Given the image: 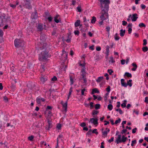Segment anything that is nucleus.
I'll use <instances>...</instances> for the list:
<instances>
[{
	"instance_id": "1",
	"label": "nucleus",
	"mask_w": 148,
	"mask_h": 148,
	"mask_svg": "<svg viewBox=\"0 0 148 148\" xmlns=\"http://www.w3.org/2000/svg\"><path fill=\"white\" fill-rule=\"evenodd\" d=\"M101 4V11L100 18L101 20H104L108 18V11L110 3L109 0H100Z\"/></svg>"
},
{
	"instance_id": "2",
	"label": "nucleus",
	"mask_w": 148,
	"mask_h": 148,
	"mask_svg": "<svg viewBox=\"0 0 148 148\" xmlns=\"http://www.w3.org/2000/svg\"><path fill=\"white\" fill-rule=\"evenodd\" d=\"M43 51H42L39 56V60L40 61L45 62L47 60L48 58V51H46L45 48L43 49Z\"/></svg>"
},
{
	"instance_id": "3",
	"label": "nucleus",
	"mask_w": 148,
	"mask_h": 148,
	"mask_svg": "<svg viewBox=\"0 0 148 148\" xmlns=\"http://www.w3.org/2000/svg\"><path fill=\"white\" fill-rule=\"evenodd\" d=\"M15 46L16 47H23L24 45V42L22 40L18 39H16L14 41Z\"/></svg>"
},
{
	"instance_id": "4",
	"label": "nucleus",
	"mask_w": 148,
	"mask_h": 148,
	"mask_svg": "<svg viewBox=\"0 0 148 148\" xmlns=\"http://www.w3.org/2000/svg\"><path fill=\"white\" fill-rule=\"evenodd\" d=\"M79 65L82 66V69L81 71V76L80 77H86V72L85 71L86 68L85 66V64H81L80 62L78 63Z\"/></svg>"
},
{
	"instance_id": "5",
	"label": "nucleus",
	"mask_w": 148,
	"mask_h": 148,
	"mask_svg": "<svg viewBox=\"0 0 148 148\" xmlns=\"http://www.w3.org/2000/svg\"><path fill=\"white\" fill-rule=\"evenodd\" d=\"M102 133L103 136L105 138L107 136L108 133L110 132V130L108 128H106L105 130H103V129L102 130Z\"/></svg>"
},
{
	"instance_id": "6",
	"label": "nucleus",
	"mask_w": 148,
	"mask_h": 148,
	"mask_svg": "<svg viewBox=\"0 0 148 148\" xmlns=\"http://www.w3.org/2000/svg\"><path fill=\"white\" fill-rule=\"evenodd\" d=\"M45 100L43 98L38 97L36 99V102L38 104H41L42 102L45 101Z\"/></svg>"
},
{
	"instance_id": "7",
	"label": "nucleus",
	"mask_w": 148,
	"mask_h": 148,
	"mask_svg": "<svg viewBox=\"0 0 148 148\" xmlns=\"http://www.w3.org/2000/svg\"><path fill=\"white\" fill-rule=\"evenodd\" d=\"M98 119H97L91 118L89 122L93 124L94 125H96L98 124Z\"/></svg>"
},
{
	"instance_id": "8",
	"label": "nucleus",
	"mask_w": 148,
	"mask_h": 148,
	"mask_svg": "<svg viewBox=\"0 0 148 148\" xmlns=\"http://www.w3.org/2000/svg\"><path fill=\"white\" fill-rule=\"evenodd\" d=\"M131 17L132 21H135L138 18V15L136 14H134Z\"/></svg>"
},
{
	"instance_id": "9",
	"label": "nucleus",
	"mask_w": 148,
	"mask_h": 148,
	"mask_svg": "<svg viewBox=\"0 0 148 148\" xmlns=\"http://www.w3.org/2000/svg\"><path fill=\"white\" fill-rule=\"evenodd\" d=\"M47 79V77L44 76H42L40 78V81L42 83H44Z\"/></svg>"
},
{
	"instance_id": "10",
	"label": "nucleus",
	"mask_w": 148,
	"mask_h": 148,
	"mask_svg": "<svg viewBox=\"0 0 148 148\" xmlns=\"http://www.w3.org/2000/svg\"><path fill=\"white\" fill-rule=\"evenodd\" d=\"M54 21L56 23H58L61 21V20L59 15H57L55 17Z\"/></svg>"
},
{
	"instance_id": "11",
	"label": "nucleus",
	"mask_w": 148,
	"mask_h": 148,
	"mask_svg": "<svg viewBox=\"0 0 148 148\" xmlns=\"http://www.w3.org/2000/svg\"><path fill=\"white\" fill-rule=\"evenodd\" d=\"M121 83L122 86L125 87H126L127 86V84L125 82V80L123 79H122L121 80Z\"/></svg>"
},
{
	"instance_id": "12",
	"label": "nucleus",
	"mask_w": 148,
	"mask_h": 148,
	"mask_svg": "<svg viewBox=\"0 0 148 148\" xmlns=\"http://www.w3.org/2000/svg\"><path fill=\"white\" fill-rule=\"evenodd\" d=\"M61 103L63 106V107L64 108L65 111H66L67 106V101H66L65 103L62 101L61 102Z\"/></svg>"
},
{
	"instance_id": "13",
	"label": "nucleus",
	"mask_w": 148,
	"mask_h": 148,
	"mask_svg": "<svg viewBox=\"0 0 148 148\" xmlns=\"http://www.w3.org/2000/svg\"><path fill=\"white\" fill-rule=\"evenodd\" d=\"M99 91L97 88H95L93 89L91 92L92 94H94L95 93H99Z\"/></svg>"
},
{
	"instance_id": "14",
	"label": "nucleus",
	"mask_w": 148,
	"mask_h": 148,
	"mask_svg": "<svg viewBox=\"0 0 148 148\" xmlns=\"http://www.w3.org/2000/svg\"><path fill=\"white\" fill-rule=\"evenodd\" d=\"M121 136L120 135H118V138L116 140V142L117 144H119V143H121Z\"/></svg>"
},
{
	"instance_id": "15",
	"label": "nucleus",
	"mask_w": 148,
	"mask_h": 148,
	"mask_svg": "<svg viewBox=\"0 0 148 148\" xmlns=\"http://www.w3.org/2000/svg\"><path fill=\"white\" fill-rule=\"evenodd\" d=\"M109 48V47L108 46H106V54L107 56H108L109 55V53L110 52Z\"/></svg>"
},
{
	"instance_id": "16",
	"label": "nucleus",
	"mask_w": 148,
	"mask_h": 148,
	"mask_svg": "<svg viewBox=\"0 0 148 148\" xmlns=\"http://www.w3.org/2000/svg\"><path fill=\"white\" fill-rule=\"evenodd\" d=\"M132 65L134 67V68L132 69V70L135 71L137 68V66L136 64L135 63H133L132 64Z\"/></svg>"
},
{
	"instance_id": "17",
	"label": "nucleus",
	"mask_w": 148,
	"mask_h": 148,
	"mask_svg": "<svg viewBox=\"0 0 148 148\" xmlns=\"http://www.w3.org/2000/svg\"><path fill=\"white\" fill-rule=\"evenodd\" d=\"M104 77L103 76L99 77L96 80L97 82L99 83L101 82L103 79Z\"/></svg>"
},
{
	"instance_id": "18",
	"label": "nucleus",
	"mask_w": 148,
	"mask_h": 148,
	"mask_svg": "<svg viewBox=\"0 0 148 148\" xmlns=\"http://www.w3.org/2000/svg\"><path fill=\"white\" fill-rule=\"evenodd\" d=\"M72 87H71V88H70L69 90V94L68 95L67 100H68L69 99V98L70 97V96L71 94V93H72Z\"/></svg>"
},
{
	"instance_id": "19",
	"label": "nucleus",
	"mask_w": 148,
	"mask_h": 148,
	"mask_svg": "<svg viewBox=\"0 0 148 148\" xmlns=\"http://www.w3.org/2000/svg\"><path fill=\"white\" fill-rule=\"evenodd\" d=\"M125 30H123L122 29H121L120 30V36H123L125 33Z\"/></svg>"
},
{
	"instance_id": "20",
	"label": "nucleus",
	"mask_w": 148,
	"mask_h": 148,
	"mask_svg": "<svg viewBox=\"0 0 148 148\" xmlns=\"http://www.w3.org/2000/svg\"><path fill=\"white\" fill-rule=\"evenodd\" d=\"M80 23L79 20H77L75 23V27H78L79 26Z\"/></svg>"
},
{
	"instance_id": "21",
	"label": "nucleus",
	"mask_w": 148,
	"mask_h": 148,
	"mask_svg": "<svg viewBox=\"0 0 148 148\" xmlns=\"http://www.w3.org/2000/svg\"><path fill=\"white\" fill-rule=\"evenodd\" d=\"M109 62L110 63H113L115 62V60H114V58L112 57H110L109 60Z\"/></svg>"
},
{
	"instance_id": "22",
	"label": "nucleus",
	"mask_w": 148,
	"mask_h": 148,
	"mask_svg": "<svg viewBox=\"0 0 148 148\" xmlns=\"http://www.w3.org/2000/svg\"><path fill=\"white\" fill-rule=\"evenodd\" d=\"M108 108L109 110H111L113 109V106L111 104H109L108 106Z\"/></svg>"
},
{
	"instance_id": "23",
	"label": "nucleus",
	"mask_w": 148,
	"mask_h": 148,
	"mask_svg": "<svg viewBox=\"0 0 148 148\" xmlns=\"http://www.w3.org/2000/svg\"><path fill=\"white\" fill-rule=\"evenodd\" d=\"M125 75L126 76L128 77H132L131 74L128 72H126L125 74Z\"/></svg>"
},
{
	"instance_id": "24",
	"label": "nucleus",
	"mask_w": 148,
	"mask_h": 148,
	"mask_svg": "<svg viewBox=\"0 0 148 148\" xmlns=\"http://www.w3.org/2000/svg\"><path fill=\"white\" fill-rule=\"evenodd\" d=\"M127 139V137H125L124 136H123L121 139V142H125L126 140Z\"/></svg>"
},
{
	"instance_id": "25",
	"label": "nucleus",
	"mask_w": 148,
	"mask_h": 148,
	"mask_svg": "<svg viewBox=\"0 0 148 148\" xmlns=\"http://www.w3.org/2000/svg\"><path fill=\"white\" fill-rule=\"evenodd\" d=\"M79 79L80 80H82V79H83V80H84V83H86L87 82V81L85 77H80V78Z\"/></svg>"
},
{
	"instance_id": "26",
	"label": "nucleus",
	"mask_w": 148,
	"mask_h": 148,
	"mask_svg": "<svg viewBox=\"0 0 148 148\" xmlns=\"http://www.w3.org/2000/svg\"><path fill=\"white\" fill-rule=\"evenodd\" d=\"M96 18L95 16H93L91 21V23H94L96 21Z\"/></svg>"
},
{
	"instance_id": "27",
	"label": "nucleus",
	"mask_w": 148,
	"mask_h": 148,
	"mask_svg": "<svg viewBox=\"0 0 148 148\" xmlns=\"http://www.w3.org/2000/svg\"><path fill=\"white\" fill-rule=\"evenodd\" d=\"M126 101L124 100V101L123 103L121 104V106L123 108H124L126 107Z\"/></svg>"
},
{
	"instance_id": "28",
	"label": "nucleus",
	"mask_w": 148,
	"mask_h": 148,
	"mask_svg": "<svg viewBox=\"0 0 148 148\" xmlns=\"http://www.w3.org/2000/svg\"><path fill=\"white\" fill-rule=\"evenodd\" d=\"M132 80L131 79L129 80L127 82V84L130 87H131L132 86Z\"/></svg>"
},
{
	"instance_id": "29",
	"label": "nucleus",
	"mask_w": 148,
	"mask_h": 148,
	"mask_svg": "<svg viewBox=\"0 0 148 148\" xmlns=\"http://www.w3.org/2000/svg\"><path fill=\"white\" fill-rule=\"evenodd\" d=\"M100 107V105L99 104H96L95 106V108L96 109H99Z\"/></svg>"
},
{
	"instance_id": "30",
	"label": "nucleus",
	"mask_w": 148,
	"mask_h": 148,
	"mask_svg": "<svg viewBox=\"0 0 148 148\" xmlns=\"http://www.w3.org/2000/svg\"><path fill=\"white\" fill-rule=\"evenodd\" d=\"M70 81L71 82V85L73 84L74 82V79L71 76H70Z\"/></svg>"
},
{
	"instance_id": "31",
	"label": "nucleus",
	"mask_w": 148,
	"mask_h": 148,
	"mask_svg": "<svg viewBox=\"0 0 148 148\" xmlns=\"http://www.w3.org/2000/svg\"><path fill=\"white\" fill-rule=\"evenodd\" d=\"M142 49H143V51L144 52H146L148 50V48L147 47H143V48Z\"/></svg>"
},
{
	"instance_id": "32",
	"label": "nucleus",
	"mask_w": 148,
	"mask_h": 148,
	"mask_svg": "<svg viewBox=\"0 0 148 148\" xmlns=\"http://www.w3.org/2000/svg\"><path fill=\"white\" fill-rule=\"evenodd\" d=\"M62 56H64V57L65 58H66L67 56V53L66 51H63L62 52Z\"/></svg>"
},
{
	"instance_id": "33",
	"label": "nucleus",
	"mask_w": 148,
	"mask_h": 148,
	"mask_svg": "<svg viewBox=\"0 0 148 148\" xmlns=\"http://www.w3.org/2000/svg\"><path fill=\"white\" fill-rule=\"evenodd\" d=\"M86 90L85 89H84L81 90V94L83 95H85V94L84 92L86 91Z\"/></svg>"
},
{
	"instance_id": "34",
	"label": "nucleus",
	"mask_w": 148,
	"mask_h": 148,
	"mask_svg": "<svg viewBox=\"0 0 148 148\" xmlns=\"http://www.w3.org/2000/svg\"><path fill=\"white\" fill-rule=\"evenodd\" d=\"M139 26L140 27H145V25L143 23H140L139 25Z\"/></svg>"
},
{
	"instance_id": "35",
	"label": "nucleus",
	"mask_w": 148,
	"mask_h": 148,
	"mask_svg": "<svg viewBox=\"0 0 148 148\" xmlns=\"http://www.w3.org/2000/svg\"><path fill=\"white\" fill-rule=\"evenodd\" d=\"M136 140H133L132 141V143L131 144V146H134V144H136Z\"/></svg>"
},
{
	"instance_id": "36",
	"label": "nucleus",
	"mask_w": 148,
	"mask_h": 148,
	"mask_svg": "<svg viewBox=\"0 0 148 148\" xmlns=\"http://www.w3.org/2000/svg\"><path fill=\"white\" fill-rule=\"evenodd\" d=\"M121 121V119L120 118H119V119H118L116 120L115 121L114 123L116 124L118 123H119Z\"/></svg>"
},
{
	"instance_id": "37",
	"label": "nucleus",
	"mask_w": 148,
	"mask_h": 148,
	"mask_svg": "<svg viewBox=\"0 0 148 148\" xmlns=\"http://www.w3.org/2000/svg\"><path fill=\"white\" fill-rule=\"evenodd\" d=\"M61 128V125L60 124H58L57 126V128L58 130H60Z\"/></svg>"
},
{
	"instance_id": "38",
	"label": "nucleus",
	"mask_w": 148,
	"mask_h": 148,
	"mask_svg": "<svg viewBox=\"0 0 148 148\" xmlns=\"http://www.w3.org/2000/svg\"><path fill=\"white\" fill-rule=\"evenodd\" d=\"M37 28L39 30H41L42 29V25H39L38 26Z\"/></svg>"
},
{
	"instance_id": "39",
	"label": "nucleus",
	"mask_w": 148,
	"mask_h": 148,
	"mask_svg": "<svg viewBox=\"0 0 148 148\" xmlns=\"http://www.w3.org/2000/svg\"><path fill=\"white\" fill-rule=\"evenodd\" d=\"M114 38L116 40H118L119 39V37L118 36L117 34L115 35Z\"/></svg>"
},
{
	"instance_id": "40",
	"label": "nucleus",
	"mask_w": 148,
	"mask_h": 148,
	"mask_svg": "<svg viewBox=\"0 0 148 148\" xmlns=\"http://www.w3.org/2000/svg\"><path fill=\"white\" fill-rule=\"evenodd\" d=\"M97 129H94L92 131V133H93L95 134H96L97 135L98 134V132L97 131Z\"/></svg>"
},
{
	"instance_id": "41",
	"label": "nucleus",
	"mask_w": 148,
	"mask_h": 148,
	"mask_svg": "<svg viewBox=\"0 0 148 148\" xmlns=\"http://www.w3.org/2000/svg\"><path fill=\"white\" fill-rule=\"evenodd\" d=\"M77 11L79 12H80L82 11L81 8L80 6H78L77 7Z\"/></svg>"
},
{
	"instance_id": "42",
	"label": "nucleus",
	"mask_w": 148,
	"mask_h": 148,
	"mask_svg": "<svg viewBox=\"0 0 148 148\" xmlns=\"http://www.w3.org/2000/svg\"><path fill=\"white\" fill-rule=\"evenodd\" d=\"M98 113V111L95 110H94L93 111L92 114L93 115H95V114H97Z\"/></svg>"
},
{
	"instance_id": "43",
	"label": "nucleus",
	"mask_w": 148,
	"mask_h": 148,
	"mask_svg": "<svg viewBox=\"0 0 148 148\" xmlns=\"http://www.w3.org/2000/svg\"><path fill=\"white\" fill-rule=\"evenodd\" d=\"M114 140V138L113 137H112L110 139L108 140V142L109 143H111Z\"/></svg>"
},
{
	"instance_id": "44",
	"label": "nucleus",
	"mask_w": 148,
	"mask_h": 148,
	"mask_svg": "<svg viewBox=\"0 0 148 148\" xmlns=\"http://www.w3.org/2000/svg\"><path fill=\"white\" fill-rule=\"evenodd\" d=\"M143 45H146V44H147V40L146 39H144L143 40Z\"/></svg>"
},
{
	"instance_id": "45",
	"label": "nucleus",
	"mask_w": 148,
	"mask_h": 148,
	"mask_svg": "<svg viewBox=\"0 0 148 148\" xmlns=\"http://www.w3.org/2000/svg\"><path fill=\"white\" fill-rule=\"evenodd\" d=\"M57 80V78L56 76H54L51 79V80L53 81H55Z\"/></svg>"
},
{
	"instance_id": "46",
	"label": "nucleus",
	"mask_w": 148,
	"mask_h": 148,
	"mask_svg": "<svg viewBox=\"0 0 148 148\" xmlns=\"http://www.w3.org/2000/svg\"><path fill=\"white\" fill-rule=\"evenodd\" d=\"M106 90L108 92H110V86H108L106 88Z\"/></svg>"
},
{
	"instance_id": "47",
	"label": "nucleus",
	"mask_w": 148,
	"mask_h": 148,
	"mask_svg": "<svg viewBox=\"0 0 148 148\" xmlns=\"http://www.w3.org/2000/svg\"><path fill=\"white\" fill-rule=\"evenodd\" d=\"M74 33L75 35H78L79 34V32L78 30L75 31L74 32Z\"/></svg>"
},
{
	"instance_id": "48",
	"label": "nucleus",
	"mask_w": 148,
	"mask_h": 148,
	"mask_svg": "<svg viewBox=\"0 0 148 148\" xmlns=\"http://www.w3.org/2000/svg\"><path fill=\"white\" fill-rule=\"evenodd\" d=\"M33 138H34V137L32 136H29L28 137L29 140L30 141L32 140H33Z\"/></svg>"
},
{
	"instance_id": "49",
	"label": "nucleus",
	"mask_w": 148,
	"mask_h": 148,
	"mask_svg": "<svg viewBox=\"0 0 148 148\" xmlns=\"http://www.w3.org/2000/svg\"><path fill=\"white\" fill-rule=\"evenodd\" d=\"M145 102L147 103H148V97H145Z\"/></svg>"
},
{
	"instance_id": "50",
	"label": "nucleus",
	"mask_w": 148,
	"mask_h": 148,
	"mask_svg": "<svg viewBox=\"0 0 148 148\" xmlns=\"http://www.w3.org/2000/svg\"><path fill=\"white\" fill-rule=\"evenodd\" d=\"M93 103L92 102H91L90 103V109H92V108L93 107Z\"/></svg>"
},
{
	"instance_id": "51",
	"label": "nucleus",
	"mask_w": 148,
	"mask_h": 148,
	"mask_svg": "<svg viewBox=\"0 0 148 148\" xmlns=\"http://www.w3.org/2000/svg\"><path fill=\"white\" fill-rule=\"evenodd\" d=\"M140 6L141 8L143 9H145L146 7L145 5L143 4H141Z\"/></svg>"
},
{
	"instance_id": "52",
	"label": "nucleus",
	"mask_w": 148,
	"mask_h": 148,
	"mask_svg": "<svg viewBox=\"0 0 148 148\" xmlns=\"http://www.w3.org/2000/svg\"><path fill=\"white\" fill-rule=\"evenodd\" d=\"M133 112L134 114H136L137 115H138L139 113V112L138 111L134 110L133 111Z\"/></svg>"
},
{
	"instance_id": "53",
	"label": "nucleus",
	"mask_w": 148,
	"mask_h": 148,
	"mask_svg": "<svg viewBox=\"0 0 148 148\" xmlns=\"http://www.w3.org/2000/svg\"><path fill=\"white\" fill-rule=\"evenodd\" d=\"M103 21L104 20H101V21L99 22V24L100 26H101L102 25H103Z\"/></svg>"
},
{
	"instance_id": "54",
	"label": "nucleus",
	"mask_w": 148,
	"mask_h": 148,
	"mask_svg": "<svg viewBox=\"0 0 148 148\" xmlns=\"http://www.w3.org/2000/svg\"><path fill=\"white\" fill-rule=\"evenodd\" d=\"M108 72L110 75H111L112 73L113 72V71L110 69L108 70Z\"/></svg>"
},
{
	"instance_id": "55",
	"label": "nucleus",
	"mask_w": 148,
	"mask_h": 148,
	"mask_svg": "<svg viewBox=\"0 0 148 148\" xmlns=\"http://www.w3.org/2000/svg\"><path fill=\"white\" fill-rule=\"evenodd\" d=\"M132 28H131V27L129 28L128 30V33L129 34H130L132 32Z\"/></svg>"
},
{
	"instance_id": "56",
	"label": "nucleus",
	"mask_w": 148,
	"mask_h": 148,
	"mask_svg": "<svg viewBox=\"0 0 148 148\" xmlns=\"http://www.w3.org/2000/svg\"><path fill=\"white\" fill-rule=\"evenodd\" d=\"M96 50L97 51H100L101 50V48L100 47H96Z\"/></svg>"
},
{
	"instance_id": "57",
	"label": "nucleus",
	"mask_w": 148,
	"mask_h": 148,
	"mask_svg": "<svg viewBox=\"0 0 148 148\" xmlns=\"http://www.w3.org/2000/svg\"><path fill=\"white\" fill-rule=\"evenodd\" d=\"M80 126L84 127L86 126V123H83L80 124Z\"/></svg>"
},
{
	"instance_id": "58",
	"label": "nucleus",
	"mask_w": 148,
	"mask_h": 148,
	"mask_svg": "<svg viewBox=\"0 0 148 148\" xmlns=\"http://www.w3.org/2000/svg\"><path fill=\"white\" fill-rule=\"evenodd\" d=\"M3 31L1 29H0V37L2 36L3 35Z\"/></svg>"
},
{
	"instance_id": "59",
	"label": "nucleus",
	"mask_w": 148,
	"mask_h": 148,
	"mask_svg": "<svg viewBox=\"0 0 148 148\" xmlns=\"http://www.w3.org/2000/svg\"><path fill=\"white\" fill-rule=\"evenodd\" d=\"M127 24V22L124 21H122V25H125Z\"/></svg>"
},
{
	"instance_id": "60",
	"label": "nucleus",
	"mask_w": 148,
	"mask_h": 148,
	"mask_svg": "<svg viewBox=\"0 0 148 148\" xmlns=\"http://www.w3.org/2000/svg\"><path fill=\"white\" fill-rule=\"evenodd\" d=\"M136 130L137 128H135L134 129H133L132 130V133H135L136 132Z\"/></svg>"
},
{
	"instance_id": "61",
	"label": "nucleus",
	"mask_w": 148,
	"mask_h": 148,
	"mask_svg": "<svg viewBox=\"0 0 148 148\" xmlns=\"http://www.w3.org/2000/svg\"><path fill=\"white\" fill-rule=\"evenodd\" d=\"M97 99L98 101H101L102 100V97L100 96H99L97 97Z\"/></svg>"
},
{
	"instance_id": "62",
	"label": "nucleus",
	"mask_w": 148,
	"mask_h": 148,
	"mask_svg": "<svg viewBox=\"0 0 148 148\" xmlns=\"http://www.w3.org/2000/svg\"><path fill=\"white\" fill-rule=\"evenodd\" d=\"M125 60H121V64H125Z\"/></svg>"
},
{
	"instance_id": "63",
	"label": "nucleus",
	"mask_w": 148,
	"mask_h": 148,
	"mask_svg": "<svg viewBox=\"0 0 148 148\" xmlns=\"http://www.w3.org/2000/svg\"><path fill=\"white\" fill-rule=\"evenodd\" d=\"M89 49L92 50H94V46L93 45L90 47H89Z\"/></svg>"
},
{
	"instance_id": "64",
	"label": "nucleus",
	"mask_w": 148,
	"mask_h": 148,
	"mask_svg": "<svg viewBox=\"0 0 148 148\" xmlns=\"http://www.w3.org/2000/svg\"><path fill=\"white\" fill-rule=\"evenodd\" d=\"M108 98V97L105 96L104 97V100L106 102Z\"/></svg>"
}]
</instances>
